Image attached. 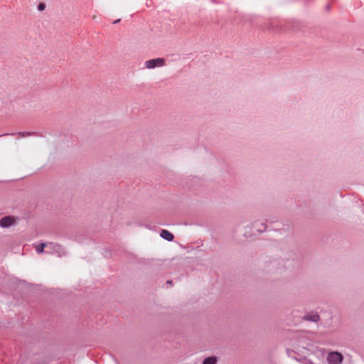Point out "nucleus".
<instances>
[{
  "label": "nucleus",
  "instance_id": "nucleus-1",
  "mask_svg": "<svg viewBox=\"0 0 364 364\" xmlns=\"http://www.w3.org/2000/svg\"><path fill=\"white\" fill-rule=\"evenodd\" d=\"M343 360V355L337 351L330 352L327 356V362L328 364H341Z\"/></svg>",
  "mask_w": 364,
  "mask_h": 364
},
{
  "label": "nucleus",
  "instance_id": "nucleus-2",
  "mask_svg": "<svg viewBox=\"0 0 364 364\" xmlns=\"http://www.w3.org/2000/svg\"><path fill=\"white\" fill-rule=\"evenodd\" d=\"M165 65V59L164 58H156V59H151L146 60L145 62V66L148 69H152L156 67H161Z\"/></svg>",
  "mask_w": 364,
  "mask_h": 364
},
{
  "label": "nucleus",
  "instance_id": "nucleus-3",
  "mask_svg": "<svg viewBox=\"0 0 364 364\" xmlns=\"http://www.w3.org/2000/svg\"><path fill=\"white\" fill-rule=\"evenodd\" d=\"M16 218L14 216H6L0 220V226L2 228H9L14 225L16 222Z\"/></svg>",
  "mask_w": 364,
  "mask_h": 364
},
{
  "label": "nucleus",
  "instance_id": "nucleus-4",
  "mask_svg": "<svg viewBox=\"0 0 364 364\" xmlns=\"http://www.w3.org/2000/svg\"><path fill=\"white\" fill-rule=\"evenodd\" d=\"M304 319L310 321L317 322L320 317L317 313H310L304 316Z\"/></svg>",
  "mask_w": 364,
  "mask_h": 364
},
{
  "label": "nucleus",
  "instance_id": "nucleus-5",
  "mask_svg": "<svg viewBox=\"0 0 364 364\" xmlns=\"http://www.w3.org/2000/svg\"><path fill=\"white\" fill-rule=\"evenodd\" d=\"M160 235L161 237L168 241H172L174 237L173 235L166 230H162Z\"/></svg>",
  "mask_w": 364,
  "mask_h": 364
},
{
  "label": "nucleus",
  "instance_id": "nucleus-6",
  "mask_svg": "<svg viewBox=\"0 0 364 364\" xmlns=\"http://www.w3.org/2000/svg\"><path fill=\"white\" fill-rule=\"evenodd\" d=\"M47 246H48V243L46 242V243H41L38 245H35L34 247L38 254H41L44 252V248L46 247Z\"/></svg>",
  "mask_w": 364,
  "mask_h": 364
},
{
  "label": "nucleus",
  "instance_id": "nucleus-7",
  "mask_svg": "<svg viewBox=\"0 0 364 364\" xmlns=\"http://www.w3.org/2000/svg\"><path fill=\"white\" fill-rule=\"evenodd\" d=\"M218 362V358L215 356H210L205 358L203 362V364H216Z\"/></svg>",
  "mask_w": 364,
  "mask_h": 364
},
{
  "label": "nucleus",
  "instance_id": "nucleus-8",
  "mask_svg": "<svg viewBox=\"0 0 364 364\" xmlns=\"http://www.w3.org/2000/svg\"><path fill=\"white\" fill-rule=\"evenodd\" d=\"M53 252L58 253L59 256H61L62 255L64 254L63 250L62 247L59 244H58V248H53Z\"/></svg>",
  "mask_w": 364,
  "mask_h": 364
},
{
  "label": "nucleus",
  "instance_id": "nucleus-9",
  "mask_svg": "<svg viewBox=\"0 0 364 364\" xmlns=\"http://www.w3.org/2000/svg\"><path fill=\"white\" fill-rule=\"evenodd\" d=\"M46 247H48L52 252L53 251V248H58V244L54 243V242H48V246Z\"/></svg>",
  "mask_w": 364,
  "mask_h": 364
},
{
  "label": "nucleus",
  "instance_id": "nucleus-10",
  "mask_svg": "<svg viewBox=\"0 0 364 364\" xmlns=\"http://www.w3.org/2000/svg\"><path fill=\"white\" fill-rule=\"evenodd\" d=\"M44 9H45V5L43 4H40L38 5V10L43 11V10H44Z\"/></svg>",
  "mask_w": 364,
  "mask_h": 364
},
{
  "label": "nucleus",
  "instance_id": "nucleus-11",
  "mask_svg": "<svg viewBox=\"0 0 364 364\" xmlns=\"http://www.w3.org/2000/svg\"><path fill=\"white\" fill-rule=\"evenodd\" d=\"M119 21H120V19H117V20H116V21H114V23H118V22H119Z\"/></svg>",
  "mask_w": 364,
  "mask_h": 364
},
{
  "label": "nucleus",
  "instance_id": "nucleus-12",
  "mask_svg": "<svg viewBox=\"0 0 364 364\" xmlns=\"http://www.w3.org/2000/svg\"><path fill=\"white\" fill-rule=\"evenodd\" d=\"M19 135H22V136H26V134H22V133H19Z\"/></svg>",
  "mask_w": 364,
  "mask_h": 364
}]
</instances>
